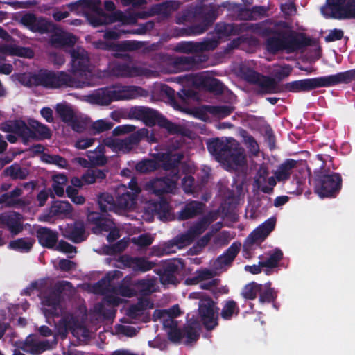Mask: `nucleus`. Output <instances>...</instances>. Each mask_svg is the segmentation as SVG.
<instances>
[{
    "mask_svg": "<svg viewBox=\"0 0 355 355\" xmlns=\"http://www.w3.org/2000/svg\"><path fill=\"white\" fill-rule=\"evenodd\" d=\"M291 28L285 21L268 19L254 23L253 33L263 37H268L266 41V49L275 55L285 51L288 53L295 52L311 45V40L304 33L287 31Z\"/></svg>",
    "mask_w": 355,
    "mask_h": 355,
    "instance_id": "f257e3e1",
    "label": "nucleus"
},
{
    "mask_svg": "<svg viewBox=\"0 0 355 355\" xmlns=\"http://www.w3.org/2000/svg\"><path fill=\"white\" fill-rule=\"evenodd\" d=\"M207 148L218 162L228 166H242L245 164L244 149L234 139L214 138L207 142Z\"/></svg>",
    "mask_w": 355,
    "mask_h": 355,
    "instance_id": "f03ea898",
    "label": "nucleus"
},
{
    "mask_svg": "<svg viewBox=\"0 0 355 355\" xmlns=\"http://www.w3.org/2000/svg\"><path fill=\"white\" fill-rule=\"evenodd\" d=\"M354 79H355V69H350L334 75L291 81L284 84L283 89L292 93L306 92L320 87L348 84Z\"/></svg>",
    "mask_w": 355,
    "mask_h": 355,
    "instance_id": "7ed1b4c3",
    "label": "nucleus"
},
{
    "mask_svg": "<svg viewBox=\"0 0 355 355\" xmlns=\"http://www.w3.org/2000/svg\"><path fill=\"white\" fill-rule=\"evenodd\" d=\"M292 71L293 67L290 64H284L273 70V77L263 75L253 69H248L244 76L248 83L257 86L256 94L263 96L279 93L278 82L288 77Z\"/></svg>",
    "mask_w": 355,
    "mask_h": 355,
    "instance_id": "20e7f679",
    "label": "nucleus"
},
{
    "mask_svg": "<svg viewBox=\"0 0 355 355\" xmlns=\"http://www.w3.org/2000/svg\"><path fill=\"white\" fill-rule=\"evenodd\" d=\"M129 117L142 121L148 127L157 125L159 128L166 129L171 135L182 133V128L180 125L170 121L158 111L148 107H131L129 111Z\"/></svg>",
    "mask_w": 355,
    "mask_h": 355,
    "instance_id": "39448f33",
    "label": "nucleus"
},
{
    "mask_svg": "<svg viewBox=\"0 0 355 355\" xmlns=\"http://www.w3.org/2000/svg\"><path fill=\"white\" fill-rule=\"evenodd\" d=\"M313 184L321 198H336L342 189L343 178L338 173L318 170L314 172Z\"/></svg>",
    "mask_w": 355,
    "mask_h": 355,
    "instance_id": "423d86ee",
    "label": "nucleus"
},
{
    "mask_svg": "<svg viewBox=\"0 0 355 355\" xmlns=\"http://www.w3.org/2000/svg\"><path fill=\"white\" fill-rule=\"evenodd\" d=\"M33 83L36 86L56 89L60 87L78 88L80 82L70 74L62 71L40 70L37 74L31 76Z\"/></svg>",
    "mask_w": 355,
    "mask_h": 355,
    "instance_id": "0eeeda50",
    "label": "nucleus"
},
{
    "mask_svg": "<svg viewBox=\"0 0 355 355\" xmlns=\"http://www.w3.org/2000/svg\"><path fill=\"white\" fill-rule=\"evenodd\" d=\"M67 286H71L68 281L58 282L51 288H46L40 293V298L43 306L49 307L44 310L47 322L51 324L50 320L58 318L60 315L61 294Z\"/></svg>",
    "mask_w": 355,
    "mask_h": 355,
    "instance_id": "6e6552de",
    "label": "nucleus"
},
{
    "mask_svg": "<svg viewBox=\"0 0 355 355\" xmlns=\"http://www.w3.org/2000/svg\"><path fill=\"white\" fill-rule=\"evenodd\" d=\"M322 15L334 19H355V0H327Z\"/></svg>",
    "mask_w": 355,
    "mask_h": 355,
    "instance_id": "1a4fd4ad",
    "label": "nucleus"
},
{
    "mask_svg": "<svg viewBox=\"0 0 355 355\" xmlns=\"http://www.w3.org/2000/svg\"><path fill=\"white\" fill-rule=\"evenodd\" d=\"M93 46L96 49L113 52L112 55L116 58L130 59V55L125 53L139 49L142 43L135 40L113 42L98 40L93 42Z\"/></svg>",
    "mask_w": 355,
    "mask_h": 355,
    "instance_id": "9d476101",
    "label": "nucleus"
},
{
    "mask_svg": "<svg viewBox=\"0 0 355 355\" xmlns=\"http://www.w3.org/2000/svg\"><path fill=\"white\" fill-rule=\"evenodd\" d=\"M162 91L167 97L170 105L177 110H184L191 100L198 98V93L189 87H183L176 93L173 88L164 85Z\"/></svg>",
    "mask_w": 355,
    "mask_h": 355,
    "instance_id": "9b49d317",
    "label": "nucleus"
},
{
    "mask_svg": "<svg viewBox=\"0 0 355 355\" xmlns=\"http://www.w3.org/2000/svg\"><path fill=\"white\" fill-rule=\"evenodd\" d=\"M218 308L210 297L200 300L198 305V319L207 331L218 325Z\"/></svg>",
    "mask_w": 355,
    "mask_h": 355,
    "instance_id": "f8f14e48",
    "label": "nucleus"
},
{
    "mask_svg": "<svg viewBox=\"0 0 355 355\" xmlns=\"http://www.w3.org/2000/svg\"><path fill=\"white\" fill-rule=\"evenodd\" d=\"M116 267L120 269H130L134 272L144 273L151 270L156 263L150 261L146 257H132L128 254L120 255Z\"/></svg>",
    "mask_w": 355,
    "mask_h": 355,
    "instance_id": "ddd939ff",
    "label": "nucleus"
},
{
    "mask_svg": "<svg viewBox=\"0 0 355 355\" xmlns=\"http://www.w3.org/2000/svg\"><path fill=\"white\" fill-rule=\"evenodd\" d=\"M276 224V218L271 217L254 230L246 238L243 251H250L254 245H260L273 231Z\"/></svg>",
    "mask_w": 355,
    "mask_h": 355,
    "instance_id": "4468645a",
    "label": "nucleus"
},
{
    "mask_svg": "<svg viewBox=\"0 0 355 355\" xmlns=\"http://www.w3.org/2000/svg\"><path fill=\"white\" fill-rule=\"evenodd\" d=\"M0 129L4 132L13 133L19 137L24 144H28L30 137L35 136L30 125L21 119L9 120L2 123Z\"/></svg>",
    "mask_w": 355,
    "mask_h": 355,
    "instance_id": "2eb2a0df",
    "label": "nucleus"
},
{
    "mask_svg": "<svg viewBox=\"0 0 355 355\" xmlns=\"http://www.w3.org/2000/svg\"><path fill=\"white\" fill-rule=\"evenodd\" d=\"M23 216L16 211L0 214V227L9 231L12 237L19 234L24 230Z\"/></svg>",
    "mask_w": 355,
    "mask_h": 355,
    "instance_id": "dca6fc26",
    "label": "nucleus"
},
{
    "mask_svg": "<svg viewBox=\"0 0 355 355\" xmlns=\"http://www.w3.org/2000/svg\"><path fill=\"white\" fill-rule=\"evenodd\" d=\"M21 21L25 26L34 33L44 34L53 32L55 30V26L53 23L47 21L43 17H37L33 13H27L23 15Z\"/></svg>",
    "mask_w": 355,
    "mask_h": 355,
    "instance_id": "f3484780",
    "label": "nucleus"
},
{
    "mask_svg": "<svg viewBox=\"0 0 355 355\" xmlns=\"http://www.w3.org/2000/svg\"><path fill=\"white\" fill-rule=\"evenodd\" d=\"M180 259H172L165 262L156 273L159 275L160 282L164 284H177L179 282L177 275L180 273Z\"/></svg>",
    "mask_w": 355,
    "mask_h": 355,
    "instance_id": "a211bd4d",
    "label": "nucleus"
},
{
    "mask_svg": "<svg viewBox=\"0 0 355 355\" xmlns=\"http://www.w3.org/2000/svg\"><path fill=\"white\" fill-rule=\"evenodd\" d=\"M157 159L162 162L160 168L164 171H171L170 175L175 178L176 180L180 178L179 165L184 158L182 153H159L156 155Z\"/></svg>",
    "mask_w": 355,
    "mask_h": 355,
    "instance_id": "6ab92c4d",
    "label": "nucleus"
},
{
    "mask_svg": "<svg viewBox=\"0 0 355 355\" xmlns=\"http://www.w3.org/2000/svg\"><path fill=\"white\" fill-rule=\"evenodd\" d=\"M124 19L125 15L121 11L107 14L101 8L98 9L96 13L87 15V19L89 24L94 28L116 21H123Z\"/></svg>",
    "mask_w": 355,
    "mask_h": 355,
    "instance_id": "aec40b11",
    "label": "nucleus"
},
{
    "mask_svg": "<svg viewBox=\"0 0 355 355\" xmlns=\"http://www.w3.org/2000/svg\"><path fill=\"white\" fill-rule=\"evenodd\" d=\"M254 24L243 22L241 24H228L219 22L215 25V32L220 37L239 35L245 32H253Z\"/></svg>",
    "mask_w": 355,
    "mask_h": 355,
    "instance_id": "412c9836",
    "label": "nucleus"
},
{
    "mask_svg": "<svg viewBox=\"0 0 355 355\" xmlns=\"http://www.w3.org/2000/svg\"><path fill=\"white\" fill-rule=\"evenodd\" d=\"M209 223L210 221L207 217H202L178 238V243L184 245L191 244L207 230Z\"/></svg>",
    "mask_w": 355,
    "mask_h": 355,
    "instance_id": "4be33fe9",
    "label": "nucleus"
},
{
    "mask_svg": "<svg viewBox=\"0 0 355 355\" xmlns=\"http://www.w3.org/2000/svg\"><path fill=\"white\" fill-rule=\"evenodd\" d=\"M178 180L171 175L157 178L150 181L149 187L153 193L162 196L173 192L176 187Z\"/></svg>",
    "mask_w": 355,
    "mask_h": 355,
    "instance_id": "5701e85b",
    "label": "nucleus"
},
{
    "mask_svg": "<svg viewBox=\"0 0 355 355\" xmlns=\"http://www.w3.org/2000/svg\"><path fill=\"white\" fill-rule=\"evenodd\" d=\"M111 73L117 77H138L145 74L146 70L128 63L115 62L110 67Z\"/></svg>",
    "mask_w": 355,
    "mask_h": 355,
    "instance_id": "b1692460",
    "label": "nucleus"
},
{
    "mask_svg": "<svg viewBox=\"0 0 355 355\" xmlns=\"http://www.w3.org/2000/svg\"><path fill=\"white\" fill-rule=\"evenodd\" d=\"M216 19V15L215 12L209 11L205 14L200 23L182 28V33L184 35H198L202 34L212 26Z\"/></svg>",
    "mask_w": 355,
    "mask_h": 355,
    "instance_id": "393cba45",
    "label": "nucleus"
},
{
    "mask_svg": "<svg viewBox=\"0 0 355 355\" xmlns=\"http://www.w3.org/2000/svg\"><path fill=\"white\" fill-rule=\"evenodd\" d=\"M137 196L128 192L126 185L121 184L116 189L117 209H130L137 205Z\"/></svg>",
    "mask_w": 355,
    "mask_h": 355,
    "instance_id": "a878e982",
    "label": "nucleus"
},
{
    "mask_svg": "<svg viewBox=\"0 0 355 355\" xmlns=\"http://www.w3.org/2000/svg\"><path fill=\"white\" fill-rule=\"evenodd\" d=\"M64 236L74 243H80L87 239L85 227L83 222L76 220L67 224L63 232Z\"/></svg>",
    "mask_w": 355,
    "mask_h": 355,
    "instance_id": "bb28decb",
    "label": "nucleus"
},
{
    "mask_svg": "<svg viewBox=\"0 0 355 355\" xmlns=\"http://www.w3.org/2000/svg\"><path fill=\"white\" fill-rule=\"evenodd\" d=\"M89 99L92 103L108 105L112 102L116 101L115 89L110 87L99 88L89 95Z\"/></svg>",
    "mask_w": 355,
    "mask_h": 355,
    "instance_id": "cd10ccee",
    "label": "nucleus"
},
{
    "mask_svg": "<svg viewBox=\"0 0 355 355\" xmlns=\"http://www.w3.org/2000/svg\"><path fill=\"white\" fill-rule=\"evenodd\" d=\"M49 33H51L49 43L53 47H72L76 43V37L73 35L62 32L56 26L55 30Z\"/></svg>",
    "mask_w": 355,
    "mask_h": 355,
    "instance_id": "c85d7f7f",
    "label": "nucleus"
},
{
    "mask_svg": "<svg viewBox=\"0 0 355 355\" xmlns=\"http://www.w3.org/2000/svg\"><path fill=\"white\" fill-rule=\"evenodd\" d=\"M36 236L39 243L44 248L53 249L58 240L57 232L46 227H41L36 230Z\"/></svg>",
    "mask_w": 355,
    "mask_h": 355,
    "instance_id": "c756f323",
    "label": "nucleus"
},
{
    "mask_svg": "<svg viewBox=\"0 0 355 355\" xmlns=\"http://www.w3.org/2000/svg\"><path fill=\"white\" fill-rule=\"evenodd\" d=\"M87 220L94 225L95 232H108L114 223L110 219L104 217L101 213L91 211L87 214Z\"/></svg>",
    "mask_w": 355,
    "mask_h": 355,
    "instance_id": "7c9ffc66",
    "label": "nucleus"
},
{
    "mask_svg": "<svg viewBox=\"0 0 355 355\" xmlns=\"http://www.w3.org/2000/svg\"><path fill=\"white\" fill-rule=\"evenodd\" d=\"M180 3L178 1L170 0L153 6L150 12L153 15H161L165 18L168 17L173 12L178 10Z\"/></svg>",
    "mask_w": 355,
    "mask_h": 355,
    "instance_id": "2f4dec72",
    "label": "nucleus"
},
{
    "mask_svg": "<svg viewBox=\"0 0 355 355\" xmlns=\"http://www.w3.org/2000/svg\"><path fill=\"white\" fill-rule=\"evenodd\" d=\"M71 66L76 72H86L89 71V58L84 51L73 50L71 52Z\"/></svg>",
    "mask_w": 355,
    "mask_h": 355,
    "instance_id": "473e14b6",
    "label": "nucleus"
},
{
    "mask_svg": "<svg viewBox=\"0 0 355 355\" xmlns=\"http://www.w3.org/2000/svg\"><path fill=\"white\" fill-rule=\"evenodd\" d=\"M151 211L162 221H166L171 218V207L168 200L162 197L159 200L149 204Z\"/></svg>",
    "mask_w": 355,
    "mask_h": 355,
    "instance_id": "72a5a7b5",
    "label": "nucleus"
},
{
    "mask_svg": "<svg viewBox=\"0 0 355 355\" xmlns=\"http://www.w3.org/2000/svg\"><path fill=\"white\" fill-rule=\"evenodd\" d=\"M202 62L200 56H178L173 60L174 67L181 71H189L198 68Z\"/></svg>",
    "mask_w": 355,
    "mask_h": 355,
    "instance_id": "f704fd0d",
    "label": "nucleus"
},
{
    "mask_svg": "<svg viewBox=\"0 0 355 355\" xmlns=\"http://www.w3.org/2000/svg\"><path fill=\"white\" fill-rule=\"evenodd\" d=\"M241 249V243L234 242L232 245L216 260V264L220 268L230 266L234 261Z\"/></svg>",
    "mask_w": 355,
    "mask_h": 355,
    "instance_id": "c9c22d12",
    "label": "nucleus"
},
{
    "mask_svg": "<svg viewBox=\"0 0 355 355\" xmlns=\"http://www.w3.org/2000/svg\"><path fill=\"white\" fill-rule=\"evenodd\" d=\"M116 101L133 99L139 96H146L148 92L139 86H123L115 89Z\"/></svg>",
    "mask_w": 355,
    "mask_h": 355,
    "instance_id": "e433bc0d",
    "label": "nucleus"
},
{
    "mask_svg": "<svg viewBox=\"0 0 355 355\" xmlns=\"http://www.w3.org/2000/svg\"><path fill=\"white\" fill-rule=\"evenodd\" d=\"M162 324L171 342L179 343L184 338L182 330L178 327V322L176 320L164 319Z\"/></svg>",
    "mask_w": 355,
    "mask_h": 355,
    "instance_id": "4c0bfd02",
    "label": "nucleus"
},
{
    "mask_svg": "<svg viewBox=\"0 0 355 355\" xmlns=\"http://www.w3.org/2000/svg\"><path fill=\"white\" fill-rule=\"evenodd\" d=\"M28 124L31 128V131L35 134L34 137H30L31 140H44L51 137V132L49 128L44 124L41 123L37 120L29 119Z\"/></svg>",
    "mask_w": 355,
    "mask_h": 355,
    "instance_id": "58836bf2",
    "label": "nucleus"
},
{
    "mask_svg": "<svg viewBox=\"0 0 355 355\" xmlns=\"http://www.w3.org/2000/svg\"><path fill=\"white\" fill-rule=\"evenodd\" d=\"M204 204L198 201H191L187 203L179 212L178 218L184 220L193 218L203 212Z\"/></svg>",
    "mask_w": 355,
    "mask_h": 355,
    "instance_id": "ea45409f",
    "label": "nucleus"
},
{
    "mask_svg": "<svg viewBox=\"0 0 355 355\" xmlns=\"http://www.w3.org/2000/svg\"><path fill=\"white\" fill-rule=\"evenodd\" d=\"M35 242L32 237L18 238L10 241L8 248L20 253H28L32 250Z\"/></svg>",
    "mask_w": 355,
    "mask_h": 355,
    "instance_id": "a19ab883",
    "label": "nucleus"
},
{
    "mask_svg": "<svg viewBox=\"0 0 355 355\" xmlns=\"http://www.w3.org/2000/svg\"><path fill=\"white\" fill-rule=\"evenodd\" d=\"M143 137L142 132L137 131L129 135L123 139H119L117 152L128 153L135 146L140 142Z\"/></svg>",
    "mask_w": 355,
    "mask_h": 355,
    "instance_id": "79ce46f5",
    "label": "nucleus"
},
{
    "mask_svg": "<svg viewBox=\"0 0 355 355\" xmlns=\"http://www.w3.org/2000/svg\"><path fill=\"white\" fill-rule=\"evenodd\" d=\"M297 162L293 159H287L281 164L275 172V178L279 182L288 180L292 173V171L297 166Z\"/></svg>",
    "mask_w": 355,
    "mask_h": 355,
    "instance_id": "37998d69",
    "label": "nucleus"
},
{
    "mask_svg": "<svg viewBox=\"0 0 355 355\" xmlns=\"http://www.w3.org/2000/svg\"><path fill=\"white\" fill-rule=\"evenodd\" d=\"M0 51L6 55H17L26 58H31L34 56V52L31 48L17 45L4 44L1 46Z\"/></svg>",
    "mask_w": 355,
    "mask_h": 355,
    "instance_id": "c03bdc74",
    "label": "nucleus"
},
{
    "mask_svg": "<svg viewBox=\"0 0 355 355\" xmlns=\"http://www.w3.org/2000/svg\"><path fill=\"white\" fill-rule=\"evenodd\" d=\"M267 257L265 260L260 261V266L266 268V272L270 275L269 269L277 268L279 261L283 259V252L279 248H275L267 253Z\"/></svg>",
    "mask_w": 355,
    "mask_h": 355,
    "instance_id": "a18cd8bd",
    "label": "nucleus"
},
{
    "mask_svg": "<svg viewBox=\"0 0 355 355\" xmlns=\"http://www.w3.org/2000/svg\"><path fill=\"white\" fill-rule=\"evenodd\" d=\"M200 324L198 320L191 319L184 325L182 332L184 337H186L187 343L196 342L199 338L198 330Z\"/></svg>",
    "mask_w": 355,
    "mask_h": 355,
    "instance_id": "49530a36",
    "label": "nucleus"
},
{
    "mask_svg": "<svg viewBox=\"0 0 355 355\" xmlns=\"http://www.w3.org/2000/svg\"><path fill=\"white\" fill-rule=\"evenodd\" d=\"M209 42H182L176 46V50L182 53H200L209 49Z\"/></svg>",
    "mask_w": 355,
    "mask_h": 355,
    "instance_id": "de8ad7c7",
    "label": "nucleus"
},
{
    "mask_svg": "<svg viewBox=\"0 0 355 355\" xmlns=\"http://www.w3.org/2000/svg\"><path fill=\"white\" fill-rule=\"evenodd\" d=\"M97 202L101 213L117 209L116 198L109 193H101L97 197Z\"/></svg>",
    "mask_w": 355,
    "mask_h": 355,
    "instance_id": "09e8293b",
    "label": "nucleus"
},
{
    "mask_svg": "<svg viewBox=\"0 0 355 355\" xmlns=\"http://www.w3.org/2000/svg\"><path fill=\"white\" fill-rule=\"evenodd\" d=\"M240 309L233 300H227L223 302L220 311V317L224 320H231L233 318L239 315Z\"/></svg>",
    "mask_w": 355,
    "mask_h": 355,
    "instance_id": "8fccbe9b",
    "label": "nucleus"
},
{
    "mask_svg": "<svg viewBox=\"0 0 355 355\" xmlns=\"http://www.w3.org/2000/svg\"><path fill=\"white\" fill-rule=\"evenodd\" d=\"M3 174L4 176L10 177L12 180H25L29 174L27 168H22L19 164L15 163L6 168Z\"/></svg>",
    "mask_w": 355,
    "mask_h": 355,
    "instance_id": "3c124183",
    "label": "nucleus"
},
{
    "mask_svg": "<svg viewBox=\"0 0 355 355\" xmlns=\"http://www.w3.org/2000/svg\"><path fill=\"white\" fill-rule=\"evenodd\" d=\"M205 109L218 119L229 116L234 110V107L231 105H206Z\"/></svg>",
    "mask_w": 355,
    "mask_h": 355,
    "instance_id": "603ef678",
    "label": "nucleus"
},
{
    "mask_svg": "<svg viewBox=\"0 0 355 355\" xmlns=\"http://www.w3.org/2000/svg\"><path fill=\"white\" fill-rule=\"evenodd\" d=\"M200 84L207 91L220 94L223 92L224 85L221 81L216 78L202 77Z\"/></svg>",
    "mask_w": 355,
    "mask_h": 355,
    "instance_id": "864d4df0",
    "label": "nucleus"
},
{
    "mask_svg": "<svg viewBox=\"0 0 355 355\" xmlns=\"http://www.w3.org/2000/svg\"><path fill=\"white\" fill-rule=\"evenodd\" d=\"M150 303L148 299H139L136 304L129 307L127 313L128 316L132 319H137L148 308Z\"/></svg>",
    "mask_w": 355,
    "mask_h": 355,
    "instance_id": "5fc2aeb1",
    "label": "nucleus"
},
{
    "mask_svg": "<svg viewBox=\"0 0 355 355\" xmlns=\"http://www.w3.org/2000/svg\"><path fill=\"white\" fill-rule=\"evenodd\" d=\"M160 168L158 161L153 159H144L137 163L135 169L141 173L153 172Z\"/></svg>",
    "mask_w": 355,
    "mask_h": 355,
    "instance_id": "6e6d98bb",
    "label": "nucleus"
},
{
    "mask_svg": "<svg viewBox=\"0 0 355 355\" xmlns=\"http://www.w3.org/2000/svg\"><path fill=\"white\" fill-rule=\"evenodd\" d=\"M55 112L62 121L67 124L69 121H71L73 117L76 115L73 110L69 105L63 103H58L56 105Z\"/></svg>",
    "mask_w": 355,
    "mask_h": 355,
    "instance_id": "4d7b16f0",
    "label": "nucleus"
},
{
    "mask_svg": "<svg viewBox=\"0 0 355 355\" xmlns=\"http://www.w3.org/2000/svg\"><path fill=\"white\" fill-rule=\"evenodd\" d=\"M271 283L268 282L264 285L262 284V289L259 292V301L260 303L273 302L277 298V294L274 288L270 287Z\"/></svg>",
    "mask_w": 355,
    "mask_h": 355,
    "instance_id": "13d9d810",
    "label": "nucleus"
},
{
    "mask_svg": "<svg viewBox=\"0 0 355 355\" xmlns=\"http://www.w3.org/2000/svg\"><path fill=\"white\" fill-rule=\"evenodd\" d=\"M261 289L262 284L252 282L243 287L241 295L246 300H253L256 299Z\"/></svg>",
    "mask_w": 355,
    "mask_h": 355,
    "instance_id": "bf43d9fd",
    "label": "nucleus"
},
{
    "mask_svg": "<svg viewBox=\"0 0 355 355\" xmlns=\"http://www.w3.org/2000/svg\"><path fill=\"white\" fill-rule=\"evenodd\" d=\"M72 210L71 205L67 201H55L51 207L53 215L70 214Z\"/></svg>",
    "mask_w": 355,
    "mask_h": 355,
    "instance_id": "052dcab7",
    "label": "nucleus"
},
{
    "mask_svg": "<svg viewBox=\"0 0 355 355\" xmlns=\"http://www.w3.org/2000/svg\"><path fill=\"white\" fill-rule=\"evenodd\" d=\"M25 345L31 347L32 353L39 354L48 349V342H37L31 336H28L25 341Z\"/></svg>",
    "mask_w": 355,
    "mask_h": 355,
    "instance_id": "680f3d73",
    "label": "nucleus"
},
{
    "mask_svg": "<svg viewBox=\"0 0 355 355\" xmlns=\"http://www.w3.org/2000/svg\"><path fill=\"white\" fill-rule=\"evenodd\" d=\"M133 285L139 288L143 294H150L154 286V282L150 279H141L135 281Z\"/></svg>",
    "mask_w": 355,
    "mask_h": 355,
    "instance_id": "e2e57ef3",
    "label": "nucleus"
},
{
    "mask_svg": "<svg viewBox=\"0 0 355 355\" xmlns=\"http://www.w3.org/2000/svg\"><path fill=\"white\" fill-rule=\"evenodd\" d=\"M113 126L114 123L112 122L107 120L100 119L93 123L92 128L94 134H99L111 130Z\"/></svg>",
    "mask_w": 355,
    "mask_h": 355,
    "instance_id": "0e129e2a",
    "label": "nucleus"
},
{
    "mask_svg": "<svg viewBox=\"0 0 355 355\" xmlns=\"http://www.w3.org/2000/svg\"><path fill=\"white\" fill-rule=\"evenodd\" d=\"M121 275L122 272L119 270H115L112 273H107L106 277L101 279L96 283L95 287L100 288L101 290H104L105 287H107V286L105 285L106 282H108V284H110L112 280L119 278Z\"/></svg>",
    "mask_w": 355,
    "mask_h": 355,
    "instance_id": "69168bd1",
    "label": "nucleus"
},
{
    "mask_svg": "<svg viewBox=\"0 0 355 355\" xmlns=\"http://www.w3.org/2000/svg\"><path fill=\"white\" fill-rule=\"evenodd\" d=\"M125 32L123 30L114 28H107L104 31L103 38L105 40H116L119 39Z\"/></svg>",
    "mask_w": 355,
    "mask_h": 355,
    "instance_id": "338daca9",
    "label": "nucleus"
},
{
    "mask_svg": "<svg viewBox=\"0 0 355 355\" xmlns=\"http://www.w3.org/2000/svg\"><path fill=\"white\" fill-rule=\"evenodd\" d=\"M134 243L141 248H146L150 245L153 241V238L148 234L139 235L137 238H134Z\"/></svg>",
    "mask_w": 355,
    "mask_h": 355,
    "instance_id": "774afa93",
    "label": "nucleus"
}]
</instances>
